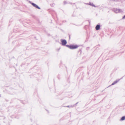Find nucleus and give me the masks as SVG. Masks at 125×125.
Returning a JSON list of instances; mask_svg holds the SVG:
<instances>
[{
  "instance_id": "obj_9",
  "label": "nucleus",
  "mask_w": 125,
  "mask_h": 125,
  "mask_svg": "<svg viewBox=\"0 0 125 125\" xmlns=\"http://www.w3.org/2000/svg\"><path fill=\"white\" fill-rule=\"evenodd\" d=\"M123 19L125 18V15L123 17Z\"/></svg>"
},
{
  "instance_id": "obj_1",
  "label": "nucleus",
  "mask_w": 125,
  "mask_h": 125,
  "mask_svg": "<svg viewBox=\"0 0 125 125\" xmlns=\"http://www.w3.org/2000/svg\"><path fill=\"white\" fill-rule=\"evenodd\" d=\"M67 47L71 49H74L77 48L78 46L77 45H67Z\"/></svg>"
},
{
  "instance_id": "obj_2",
  "label": "nucleus",
  "mask_w": 125,
  "mask_h": 125,
  "mask_svg": "<svg viewBox=\"0 0 125 125\" xmlns=\"http://www.w3.org/2000/svg\"><path fill=\"white\" fill-rule=\"evenodd\" d=\"M61 42L62 44L63 45H65L67 43V42L64 40H62Z\"/></svg>"
},
{
  "instance_id": "obj_3",
  "label": "nucleus",
  "mask_w": 125,
  "mask_h": 125,
  "mask_svg": "<svg viewBox=\"0 0 125 125\" xmlns=\"http://www.w3.org/2000/svg\"><path fill=\"white\" fill-rule=\"evenodd\" d=\"M100 28V26L99 25H97L95 27V29L97 30H99Z\"/></svg>"
},
{
  "instance_id": "obj_4",
  "label": "nucleus",
  "mask_w": 125,
  "mask_h": 125,
  "mask_svg": "<svg viewBox=\"0 0 125 125\" xmlns=\"http://www.w3.org/2000/svg\"><path fill=\"white\" fill-rule=\"evenodd\" d=\"M32 4L33 6L35 7L36 8H37L39 9H40V8L38 7V6H37L36 5L34 4V3H32Z\"/></svg>"
},
{
  "instance_id": "obj_8",
  "label": "nucleus",
  "mask_w": 125,
  "mask_h": 125,
  "mask_svg": "<svg viewBox=\"0 0 125 125\" xmlns=\"http://www.w3.org/2000/svg\"><path fill=\"white\" fill-rule=\"evenodd\" d=\"M92 6H94V5H93V4H90Z\"/></svg>"
},
{
  "instance_id": "obj_7",
  "label": "nucleus",
  "mask_w": 125,
  "mask_h": 125,
  "mask_svg": "<svg viewBox=\"0 0 125 125\" xmlns=\"http://www.w3.org/2000/svg\"><path fill=\"white\" fill-rule=\"evenodd\" d=\"M113 1H119V0H113Z\"/></svg>"
},
{
  "instance_id": "obj_6",
  "label": "nucleus",
  "mask_w": 125,
  "mask_h": 125,
  "mask_svg": "<svg viewBox=\"0 0 125 125\" xmlns=\"http://www.w3.org/2000/svg\"><path fill=\"white\" fill-rule=\"evenodd\" d=\"M117 83V82L115 81L113 83H112V85H113L115 84V83Z\"/></svg>"
},
{
  "instance_id": "obj_5",
  "label": "nucleus",
  "mask_w": 125,
  "mask_h": 125,
  "mask_svg": "<svg viewBox=\"0 0 125 125\" xmlns=\"http://www.w3.org/2000/svg\"><path fill=\"white\" fill-rule=\"evenodd\" d=\"M125 116H124L122 117L121 120H125Z\"/></svg>"
}]
</instances>
